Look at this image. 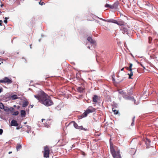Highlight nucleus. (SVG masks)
<instances>
[{
	"label": "nucleus",
	"mask_w": 158,
	"mask_h": 158,
	"mask_svg": "<svg viewBox=\"0 0 158 158\" xmlns=\"http://www.w3.org/2000/svg\"><path fill=\"white\" fill-rule=\"evenodd\" d=\"M34 96L39 101V102L47 106L53 104L49 96L43 91H40L37 95H34Z\"/></svg>",
	"instance_id": "1"
},
{
	"label": "nucleus",
	"mask_w": 158,
	"mask_h": 158,
	"mask_svg": "<svg viewBox=\"0 0 158 158\" xmlns=\"http://www.w3.org/2000/svg\"><path fill=\"white\" fill-rule=\"evenodd\" d=\"M111 139H110V143L111 145ZM110 149L111 153L114 158H121L120 155L119 153V151H115L113 147L110 145Z\"/></svg>",
	"instance_id": "2"
},
{
	"label": "nucleus",
	"mask_w": 158,
	"mask_h": 158,
	"mask_svg": "<svg viewBox=\"0 0 158 158\" xmlns=\"http://www.w3.org/2000/svg\"><path fill=\"white\" fill-rule=\"evenodd\" d=\"M95 110L96 109L92 106H89L81 116V117L82 118H85L89 114L95 112Z\"/></svg>",
	"instance_id": "3"
},
{
	"label": "nucleus",
	"mask_w": 158,
	"mask_h": 158,
	"mask_svg": "<svg viewBox=\"0 0 158 158\" xmlns=\"http://www.w3.org/2000/svg\"><path fill=\"white\" fill-rule=\"evenodd\" d=\"M50 152V150L49 147L47 145L44 146V151H42L44 157L46 158H49V157Z\"/></svg>",
	"instance_id": "4"
},
{
	"label": "nucleus",
	"mask_w": 158,
	"mask_h": 158,
	"mask_svg": "<svg viewBox=\"0 0 158 158\" xmlns=\"http://www.w3.org/2000/svg\"><path fill=\"white\" fill-rule=\"evenodd\" d=\"M109 22H111V23L116 24L119 26H125L126 24L121 19H119L117 21L116 20L112 19L109 21Z\"/></svg>",
	"instance_id": "5"
},
{
	"label": "nucleus",
	"mask_w": 158,
	"mask_h": 158,
	"mask_svg": "<svg viewBox=\"0 0 158 158\" xmlns=\"http://www.w3.org/2000/svg\"><path fill=\"white\" fill-rule=\"evenodd\" d=\"M0 82L2 83H6L8 84H11L12 81L11 79L7 77H5L3 79L0 80Z\"/></svg>",
	"instance_id": "6"
},
{
	"label": "nucleus",
	"mask_w": 158,
	"mask_h": 158,
	"mask_svg": "<svg viewBox=\"0 0 158 158\" xmlns=\"http://www.w3.org/2000/svg\"><path fill=\"white\" fill-rule=\"evenodd\" d=\"M120 30L123 34H127L128 33V29L126 27L124 26H122L121 27Z\"/></svg>",
	"instance_id": "7"
},
{
	"label": "nucleus",
	"mask_w": 158,
	"mask_h": 158,
	"mask_svg": "<svg viewBox=\"0 0 158 158\" xmlns=\"http://www.w3.org/2000/svg\"><path fill=\"white\" fill-rule=\"evenodd\" d=\"M9 111H10L11 114L13 115L16 116L19 114V112L18 111H15V109L13 107H10Z\"/></svg>",
	"instance_id": "8"
},
{
	"label": "nucleus",
	"mask_w": 158,
	"mask_h": 158,
	"mask_svg": "<svg viewBox=\"0 0 158 158\" xmlns=\"http://www.w3.org/2000/svg\"><path fill=\"white\" fill-rule=\"evenodd\" d=\"M73 122V125L74 127L78 129H80L81 130L84 129L85 130V129L83 128V127L82 126H78L77 125V124L75 123V122Z\"/></svg>",
	"instance_id": "9"
},
{
	"label": "nucleus",
	"mask_w": 158,
	"mask_h": 158,
	"mask_svg": "<svg viewBox=\"0 0 158 158\" xmlns=\"http://www.w3.org/2000/svg\"><path fill=\"white\" fill-rule=\"evenodd\" d=\"M11 125L16 127L18 126V124L16 120L13 119L11 122Z\"/></svg>",
	"instance_id": "10"
},
{
	"label": "nucleus",
	"mask_w": 158,
	"mask_h": 158,
	"mask_svg": "<svg viewBox=\"0 0 158 158\" xmlns=\"http://www.w3.org/2000/svg\"><path fill=\"white\" fill-rule=\"evenodd\" d=\"M119 5V3L118 2H115L112 5V9H117L118 8V6Z\"/></svg>",
	"instance_id": "11"
},
{
	"label": "nucleus",
	"mask_w": 158,
	"mask_h": 158,
	"mask_svg": "<svg viewBox=\"0 0 158 158\" xmlns=\"http://www.w3.org/2000/svg\"><path fill=\"white\" fill-rule=\"evenodd\" d=\"M77 89L78 92L81 93L83 92V91L84 90L85 88L84 87L81 86L78 87Z\"/></svg>",
	"instance_id": "12"
},
{
	"label": "nucleus",
	"mask_w": 158,
	"mask_h": 158,
	"mask_svg": "<svg viewBox=\"0 0 158 158\" xmlns=\"http://www.w3.org/2000/svg\"><path fill=\"white\" fill-rule=\"evenodd\" d=\"M98 99V96L96 95H94V96L92 99L94 103H96L97 102V100Z\"/></svg>",
	"instance_id": "13"
},
{
	"label": "nucleus",
	"mask_w": 158,
	"mask_h": 158,
	"mask_svg": "<svg viewBox=\"0 0 158 158\" xmlns=\"http://www.w3.org/2000/svg\"><path fill=\"white\" fill-rule=\"evenodd\" d=\"M87 40L91 43L94 44L95 43V41L90 37H88L87 38Z\"/></svg>",
	"instance_id": "14"
},
{
	"label": "nucleus",
	"mask_w": 158,
	"mask_h": 158,
	"mask_svg": "<svg viewBox=\"0 0 158 158\" xmlns=\"http://www.w3.org/2000/svg\"><path fill=\"white\" fill-rule=\"evenodd\" d=\"M136 152V150L135 148H131L130 151V153L131 155H134Z\"/></svg>",
	"instance_id": "15"
},
{
	"label": "nucleus",
	"mask_w": 158,
	"mask_h": 158,
	"mask_svg": "<svg viewBox=\"0 0 158 158\" xmlns=\"http://www.w3.org/2000/svg\"><path fill=\"white\" fill-rule=\"evenodd\" d=\"M135 69H131V70H129L130 71L131 73L130 74H128V75H129V79H132L131 78V76H132L133 75V73H134V72L132 71V70H134Z\"/></svg>",
	"instance_id": "16"
},
{
	"label": "nucleus",
	"mask_w": 158,
	"mask_h": 158,
	"mask_svg": "<svg viewBox=\"0 0 158 158\" xmlns=\"http://www.w3.org/2000/svg\"><path fill=\"white\" fill-rule=\"evenodd\" d=\"M21 116L22 117H25L26 115V113L25 110H22L21 111Z\"/></svg>",
	"instance_id": "17"
},
{
	"label": "nucleus",
	"mask_w": 158,
	"mask_h": 158,
	"mask_svg": "<svg viewBox=\"0 0 158 158\" xmlns=\"http://www.w3.org/2000/svg\"><path fill=\"white\" fill-rule=\"evenodd\" d=\"M22 148V146L19 144H17L16 147L17 151H19Z\"/></svg>",
	"instance_id": "18"
},
{
	"label": "nucleus",
	"mask_w": 158,
	"mask_h": 158,
	"mask_svg": "<svg viewBox=\"0 0 158 158\" xmlns=\"http://www.w3.org/2000/svg\"><path fill=\"white\" fill-rule=\"evenodd\" d=\"M28 102L27 101H25L23 103L22 106L24 107H26L28 106Z\"/></svg>",
	"instance_id": "19"
},
{
	"label": "nucleus",
	"mask_w": 158,
	"mask_h": 158,
	"mask_svg": "<svg viewBox=\"0 0 158 158\" xmlns=\"http://www.w3.org/2000/svg\"><path fill=\"white\" fill-rule=\"evenodd\" d=\"M19 97H18L16 95L14 94L12 95L11 97V98L12 99H18Z\"/></svg>",
	"instance_id": "20"
},
{
	"label": "nucleus",
	"mask_w": 158,
	"mask_h": 158,
	"mask_svg": "<svg viewBox=\"0 0 158 158\" xmlns=\"http://www.w3.org/2000/svg\"><path fill=\"white\" fill-rule=\"evenodd\" d=\"M105 7L112 9V5H110L109 4H106L105 5Z\"/></svg>",
	"instance_id": "21"
},
{
	"label": "nucleus",
	"mask_w": 158,
	"mask_h": 158,
	"mask_svg": "<svg viewBox=\"0 0 158 158\" xmlns=\"http://www.w3.org/2000/svg\"><path fill=\"white\" fill-rule=\"evenodd\" d=\"M99 19L101 20L104 21L105 22H107L108 23H111V22H109V21L110 20H112V19H102V18H99Z\"/></svg>",
	"instance_id": "22"
},
{
	"label": "nucleus",
	"mask_w": 158,
	"mask_h": 158,
	"mask_svg": "<svg viewBox=\"0 0 158 158\" xmlns=\"http://www.w3.org/2000/svg\"><path fill=\"white\" fill-rule=\"evenodd\" d=\"M3 109H4L5 111L8 112L9 111V108L7 107H5L4 106V108H3Z\"/></svg>",
	"instance_id": "23"
},
{
	"label": "nucleus",
	"mask_w": 158,
	"mask_h": 158,
	"mask_svg": "<svg viewBox=\"0 0 158 158\" xmlns=\"http://www.w3.org/2000/svg\"><path fill=\"white\" fill-rule=\"evenodd\" d=\"M4 106L3 103L1 102H0V108L3 109L4 108Z\"/></svg>",
	"instance_id": "24"
},
{
	"label": "nucleus",
	"mask_w": 158,
	"mask_h": 158,
	"mask_svg": "<svg viewBox=\"0 0 158 158\" xmlns=\"http://www.w3.org/2000/svg\"><path fill=\"white\" fill-rule=\"evenodd\" d=\"M128 99H132V101L134 102V103L135 104H137V103L135 102L136 100L133 98H132L131 97H128Z\"/></svg>",
	"instance_id": "25"
},
{
	"label": "nucleus",
	"mask_w": 158,
	"mask_h": 158,
	"mask_svg": "<svg viewBox=\"0 0 158 158\" xmlns=\"http://www.w3.org/2000/svg\"><path fill=\"white\" fill-rule=\"evenodd\" d=\"M152 40V38L151 37H148V43L149 44L151 43Z\"/></svg>",
	"instance_id": "26"
},
{
	"label": "nucleus",
	"mask_w": 158,
	"mask_h": 158,
	"mask_svg": "<svg viewBox=\"0 0 158 158\" xmlns=\"http://www.w3.org/2000/svg\"><path fill=\"white\" fill-rule=\"evenodd\" d=\"M129 70H131V69H132V64L131 63H130L129 64Z\"/></svg>",
	"instance_id": "27"
},
{
	"label": "nucleus",
	"mask_w": 158,
	"mask_h": 158,
	"mask_svg": "<svg viewBox=\"0 0 158 158\" xmlns=\"http://www.w3.org/2000/svg\"><path fill=\"white\" fill-rule=\"evenodd\" d=\"M113 110L115 114H117L118 113V111L115 110H114L113 108Z\"/></svg>",
	"instance_id": "28"
},
{
	"label": "nucleus",
	"mask_w": 158,
	"mask_h": 158,
	"mask_svg": "<svg viewBox=\"0 0 158 158\" xmlns=\"http://www.w3.org/2000/svg\"><path fill=\"white\" fill-rule=\"evenodd\" d=\"M26 127H27V130H29V131H31V127L30 126H28L27 125L26 126Z\"/></svg>",
	"instance_id": "29"
},
{
	"label": "nucleus",
	"mask_w": 158,
	"mask_h": 158,
	"mask_svg": "<svg viewBox=\"0 0 158 158\" xmlns=\"http://www.w3.org/2000/svg\"><path fill=\"white\" fill-rule=\"evenodd\" d=\"M39 4L41 5H43L45 4V3L44 2H39Z\"/></svg>",
	"instance_id": "30"
},
{
	"label": "nucleus",
	"mask_w": 158,
	"mask_h": 158,
	"mask_svg": "<svg viewBox=\"0 0 158 158\" xmlns=\"http://www.w3.org/2000/svg\"><path fill=\"white\" fill-rule=\"evenodd\" d=\"M7 18L6 17L5 18V19L4 21V23H7Z\"/></svg>",
	"instance_id": "31"
},
{
	"label": "nucleus",
	"mask_w": 158,
	"mask_h": 158,
	"mask_svg": "<svg viewBox=\"0 0 158 158\" xmlns=\"http://www.w3.org/2000/svg\"><path fill=\"white\" fill-rule=\"evenodd\" d=\"M3 131L2 129H0V135H2L3 133Z\"/></svg>",
	"instance_id": "32"
},
{
	"label": "nucleus",
	"mask_w": 158,
	"mask_h": 158,
	"mask_svg": "<svg viewBox=\"0 0 158 158\" xmlns=\"http://www.w3.org/2000/svg\"><path fill=\"white\" fill-rule=\"evenodd\" d=\"M132 121H133L131 123V126H134L135 124V123H134V119H133Z\"/></svg>",
	"instance_id": "33"
},
{
	"label": "nucleus",
	"mask_w": 158,
	"mask_h": 158,
	"mask_svg": "<svg viewBox=\"0 0 158 158\" xmlns=\"http://www.w3.org/2000/svg\"><path fill=\"white\" fill-rule=\"evenodd\" d=\"M22 127H20V126H19L17 127H16V129L18 130V129H19L21 128H22Z\"/></svg>",
	"instance_id": "34"
},
{
	"label": "nucleus",
	"mask_w": 158,
	"mask_h": 158,
	"mask_svg": "<svg viewBox=\"0 0 158 158\" xmlns=\"http://www.w3.org/2000/svg\"><path fill=\"white\" fill-rule=\"evenodd\" d=\"M2 20H0V25L1 26H2Z\"/></svg>",
	"instance_id": "35"
},
{
	"label": "nucleus",
	"mask_w": 158,
	"mask_h": 158,
	"mask_svg": "<svg viewBox=\"0 0 158 158\" xmlns=\"http://www.w3.org/2000/svg\"><path fill=\"white\" fill-rule=\"evenodd\" d=\"M2 89H2V88L1 87L0 88V93L2 91Z\"/></svg>",
	"instance_id": "36"
},
{
	"label": "nucleus",
	"mask_w": 158,
	"mask_h": 158,
	"mask_svg": "<svg viewBox=\"0 0 158 158\" xmlns=\"http://www.w3.org/2000/svg\"><path fill=\"white\" fill-rule=\"evenodd\" d=\"M125 68H126L127 69V70H128V71H129V67H125Z\"/></svg>",
	"instance_id": "37"
},
{
	"label": "nucleus",
	"mask_w": 158,
	"mask_h": 158,
	"mask_svg": "<svg viewBox=\"0 0 158 158\" xmlns=\"http://www.w3.org/2000/svg\"><path fill=\"white\" fill-rule=\"evenodd\" d=\"M2 61H3V59L0 58V62H2Z\"/></svg>",
	"instance_id": "38"
},
{
	"label": "nucleus",
	"mask_w": 158,
	"mask_h": 158,
	"mask_svg": "<svg viewBox=\"0 0 158 158\" xmlns=\"http://www.w3.org/2000/svg\"><path fill=\"white\" fill-rule=\"evenodd\" d=\"M98 56H96V60H97V61L98 62Z\"/></svg>",
	"instance_id": "39"
},
{
	"label": "nucleus",
	"mask_w": 158,
	"mask_h": 158,
	"mask_svg": "<svg viewBox=\"0 0 158 158\" xmlns=\"http://www.w3.org/2000/svg\"><path fill=\"white\" fill-rule=\"evenodd\" d=\"M30 131H29V130H27V131H26V132L28 133H29V132Z\"/></svg>",
	"instance_id": "40"
},
{
	"label": "nucleus",
	"mask_w": 158,
	"mask_h": 158,
	"mask_svg": "<svg viewBox=\"0 0 158 158\" xmlns=\"http://www.w3.org/2000/svg\"><path fill=\"white\" fill-rule=\"evenodd\" d=\"M3 6H4V5L3 4H2L1 5V7H2Z\"/></svg>",
	"instance_id": "41"
},
{
	"label": "nucleus",
	"mask_w": 158,
	"mask_h": 158,
	"mask_svg": "<svg viewBox=\"0 0 158 158\" xmlns=\"http://www.w3.org/2000/svg\"><path fill=\"white\" fill-rule=\"evenodd\" d=\"M45 119H41V121L42 122H43V120H44Z\"/></svg>",
	"instance_id": "42"
},
{
	"label": "nucleus",
	"mask_w": 158,
	"mask_h": 158,
	"mask_svg": "<svg viewBox=\"0 0 158 158\" xmlns=\"http://www.w3.org/2000/svg\"><path fill=\"white\" fill-rule=\"evenodd\" d=\"M124 68H123L122 69H121V71H123V70H124Z\"/></svg>",
	"instance_id": "43"
},
{
	"label": "nucleus",
	"mask_w": 158,
	"mask_h": 158,
	"mask_svg": "<svg viewBox=\"0 0 158 158\" xmlns=\"http://www.w3.org/2000/svg\"><path fill=\"white\" fill-rule=\"evenodd\" d=\"M25 131V130H24L23 129V128L21 129V131Z\"/></svg>",
	"instance_id": "44"
},
{
	"label": "nucleus",
	"mask_w": 158,
	"mask_h": 158,
	"mask_svg": "<svg viewBox=\"0 0 158 158\" xmlns=\"http://www.w3.org/2000/svg\"><path fill=\"white\" fill-rule=\"evenodd\" d=\"M112 80L114 81H115V79L114 78H113Z\"/></svg>",
	"instance_id": "45"
},
{
	"label": "nucleus",
	"mask_w": 158,
	"mask_h": 158,
	"mask_svg": "<svg viewBox=\"0 0 158 158\" xmlns=\"http://www.w3.org/2000/svg\"><path fill=\"white\" fill-rule=\"evenodd\" d=\"M12 153V152H9L8 153L9 154H10Z\"/></svg>",
	"instance_id": "46"
},
{
	"label": "nucleus",
	"mask_w": 158,
	"mask_h": 158,
	"mask_svg": "<svg viewBox=\"0 0 158 158\" xmlns=\"http://www.w3.org/2000/svg\"><path fill=\"white\" fill-rule=\"evenodd\" d=\"M31 46H32V44H31L30 45V48H31Z\"/></svg>",
	"instance_id": "47"
},
{
	"label": "nucleus",
	"mask_w": 158,
	"mask_h": 158,
	"mask_svg": "<svg viewBox=\"0 0 158 158\" xmlns=\"http://www.w3.org/2000/svg\"><path fill=\"white\" fill-rule=\"evenodd\" d=\"M135 118V117L134 116L133 117V118Z\"/></svg>",
	"instance_id": "48"
},
{
	"label": "nucleus",
	"mask_w": 158,
	"mask_h": 158,
	"mask_svg": "<svg viewBox=\"0 0 158 158\" xmlns=\"http://www.w3.org/2000/svg\"><path fill=\"white\" fill-rule=\"evenodd\" d=\"M33 105L32 106H31V108H32L33 106Z\"/></svg>",
	"instance_id": "49"
},
{
	"label": "nucleus",
	"mask_w": 158,
	"mask_h": 158,
	"mask_svg": "<svg viewBox=\"0 0 158 158\" xmlns=\"http://www.w3.org/2000/svg\"><path fill=\"white\" fill-rule=\"evenodd\" d=\"M4 53V52H2V54H3Z\"/></svg>",
	"instance_id": "50"
},
{
	"label": "nucleus",
	"mask_w": 158,
	"mask_h": 158,
	"mask_svg": "<svg viewBox=\"0 0 158 158\" xmlns=\"http://www.w3.org/2000/svg\"><path fill=\"white\" fill-rule=\"evenodd\" d=\"M143 117V118H145L146 117Z\"/></svg>",
	"instance_id": "51"
},
{
	"label": "nucleus",
	"mask_w": 158,
	"mask_h": 158,
	"mask_svg": "<svg viewBox=\"0 0 158 158\" xmlns=\"http://www.w3.org/2000/svg\"><path fill=\"white\" fill-rule=\"evenodd\" d=\"M14 107L15 106V105H14Z\"/></svg>",
	"instance_id": "52"
}]
</instances>
